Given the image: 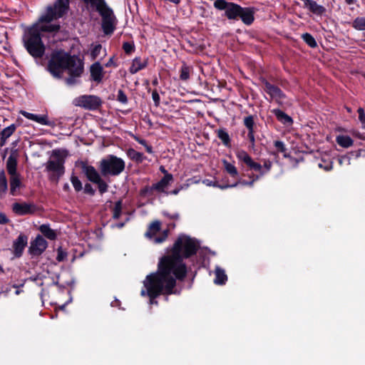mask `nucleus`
I'll return each instance as SVG.
<instances>
[{"instance_id": "1", "label": "nucleus", "mask_w": 365, "mask_h": 365, "mask_svg": "<svg viewBox=\"0 0 365 365\" xmlns=\"http://www.w3.org/2000/svg\"><path fill=\"white\" fill-rule=\"evenodd\" d=\"M198 242L187 235H180L175 241L170 255L163 257L156 273L148 275L143 281L141 296H148L150 304H157L155 298L160 294H171L176 280H182L187 269L183 258L194 255L198 249Z\"/></svg>"}, {"instance_id": "2", "label": "nucleus", "mask_w": 365, "mask_h": 365, "mask_svg": "<svg viewBox=\"0 0 365 365\" xmlns=\"http://www.w3.org/2000/svg\"><path fill=\"white\" fill-rule=\"evenodd\" d=\"M69 3L70 0H56L53 6H48L46 8V12L36 24L25 30L23 36L24 44L32 56H43L45 47L41 41V32L58 30L59 26L51 24V21L62 17L67 12Z\"/></svg>"}, {"instance_id": "3", "label": "nucleus", "mask_w": 365, "mask_h": 365, "mask_svg": "<svg viewBox=\"0 0 365 365\" xmlns=\"http://www.w3.org/2000/svg\"><path fill=\"white\" fill-rule=\"evenodd\" d=\"M48 70L51 74L57 78L63 76L64 71L67 70L69 77L66 81L68 85L78 83V78L83 71V65L80 58L76 56H70L63 51L53 53L48 64Z\"/></svg>"}, {"instance_id": "4", "label": "nucleus", "mask_w": 365, "mask_h": 365, "mask_svg": "<svg viewBox=\"0 0 365 365\" xmlns=\"http://www.w3.org/2000/svg\"><path fill=\"white\" fill-rule=\"evenodd\" d=\"M86 4L91 5L93 9H95L102 17V29L106 34H110L113 32L115 24L116 19L113 14L112 9H110L106 4L104 0H83Z\"/></svg>"}, {"instance_id": "5", "label": "nucleus", "mask_w": 365, "mask_h": 365, "mask_svg": "<svg viewBox=\"0 0 365 365\" xmlns=\"http://www.w3.org/2000/svg\"><path fill=\"white\" fill-rule=\"evenodd\" d=\"M68 152L66 150H53L46 164L47 171L52 173V179L58 180L64 173V163Z\"/></svg>"}, {"instance_id": "6", "label": "nucleus", "mask_w": 365, "mask_h": 365, "mask_svg": "<svg viewBox=\"0 0 365 365\" xmlns=\"http://www.w3.org/2000/svg\"><path fill=\"white\" fill-rule=\"evenodd\" d=\"M125 162L117 156L109 155L100 162V170L103 175H118L125 169Z\"/></svg>"}, {"instance_id": "7", "label": "nucleus", "mask_w": 365, "mask_h": 365, "mask_svg": "<svg viewBox=\"0 0 365 365\" xmlns=\"http://www.w3.org/2000/svg\"><path fill=\"white\" fill-rule=\"evenodd\" d=\"M160 222L155 221L152 222L148 231L145 232V237L155 244H160L168 237V231L164 230L160 232Z\"/></svg>"}, {"instance_id": "8", "label": "nucleus", "mask_w": 365, "mask_h": 365, "mask_svg": "<svg viewBox=\"0 0 365 365\" xmlns=\"http://www.w3.org/2000/svg\"><path fill=\"white\" fill-rule=\"evenodd\" d=\"M214 6L219 10H225V15L230 19H235L240 16L241 9L239 5L232 2H227L225 0H217Z\"/></svg>"}, {"instance_id": "9", "label": "nucleus", "mask_w": 365, "mask_h": 365, "mask_svg": "<svg viewBox=\"0 0 365 365\" xmlns=\"http://www.w3.org/2000/svg\"><path fill=\"white\" fill-rule=\"evenodd\" d=\"M73 103L76 106L82 107L88 110H95L99 107L101 101L96 96L83 95L76 98Z\"/></svg>"}, {"instance_id": "10", "label": "nucleus", "mask_w": 365, "mask_h": 365, "mask_svg": "<svg viewBox=\"0 0 365 365\" xmlns=\"http://www.w3.org/2000/svg\"><path fill=\"white\" fill-rule=\"evenodd\" d=\"M19 113L29 120L34 121L41 125L54 126V123L49 120L47 114L38 115L21 110Z\"/></svg>"}, {"instance_id": "11", "label": "nucleus", "mask_w": 365, "mask_h": 365, "mask_svg": "<svg viewBox=\"0 0 365 365\" xmlns=\"http://www.w3.org/2000/svg\"><path fill=\"white\" fill-rule=\"evenodd\" d=\"M48 246L46 240L41 235H38L34 241L31 242L30 252L33 255H40L43 253Z\"/></svg>"}, {"instance_id": "12", "label": "nucleus", "mask_w": 365, "mask_h": 365, "mask_svg": "<svg viewBox=\"0 0 365 365\" xmlns=\"http://www.w3.org/2000/svg\"><path fill=\"white\" fill-rule=\"evenodd\" d=\"M264 90L271 96V98L279 103H282L284 96L282 91L270 84L269 82L264 81Z\"/></svg>"}, {"instance_id": "13", "label": "nucleus", "mask_w": 365, "mask_h": 365, "mask_svg": "<svg viewBox=\"0 0 365 365\" xmlns=\"http://www.w3.org/2000/svg\"><path fill=\"white\" fill-rule=\"evenodd\" d=\"M12 210L18 215H24L34 212V207L26 202H15L12 205Z\"/></svg>"}, {"instance_id": "14", "label": "nucleus", "mask_w": 365, "mask_h": 365, "mask_svg": "<svg viewBox=\"0 0 365 365\" xmlns=\"http://www.w3.org/2000/svg\"><path fill=\"white\" fill-rule=\"evenodd\" d=\"M17 160L18 154L16 151H14L11 153L6 160V170L10 176L18 174L16 171Z\"/></svg>"}, {"instance_id": "15", "label": "nucleus", "mask_w": 365, "mask_h": 365, "mask_svg": "<svg viewBox=\"0 0 365 365\" xmlns=\"http://www.w3.org/2000/svg\"><path fill=\"white\" fill-rule=\"evenodd\" d=\"M27 237L23 235H20L14 242L13 247L16 256L19 257L21 255L25 247L27 245Z\"/></svg>"}, {"instance_id": "16", "label": "nucleus", "mask_w": 365, "mask_h": 365, "mask_svg": "<svg viewBox=\"0 0 365 365\" xmlns=\"http://www.w3.org/2000/svg\"><path fill=\"white\" fill-rule=\"evenodd\" d=\"M173 175L170 173H166L165 176L157 183L153 184V187L155 190L158 192H165L166 195H168L169 192H165V189L170 185V183L173 180Z\"/></svg>"}, {"instance_id": "17", "label": "nucleus", "mask_w": 365, "mask_h": 365, "mask_svg": "<svg viewBox=\"0 0 365 365\" xmlns=\"http://www.w3.org/2000/svg\"><path fill=\"white\" fill-rule=\"evenodd\" d=\"M90 71H91V78L93 81H95L96 82L101 81L103 74V67L101 66L100 63H98V62L94 63L91 66Z\"/></svg>"}, {"instance_id": "18", "label": "nucleus", "mask_w": 365, "mask_h": 365, "mask_svg": "<svg viewBox=\"0 0 365 365\" xmlns=\"http://www.w3.org/2000/svg\"><path fill=\"white\" fill-rule=\"evenodd\" d=\"M83 170L85 175H86L87 178L91 182L94 183L97 181H99L101 176L94 167L91 165H84L83 167Z\"/></svg>"}, {"instance_id": "19", "label": "nucleus", "mask_w": 365, "mask_h": 365, "mask_svg": "<svg viewBox=\"0 0 365 365\" xmlns=\"http://www.w3.org/2000/svg\"><path fill=\"white\" fill-rule=\"evenodd\" d=\"M148 61L146 59H141L140 58H135L133 60L132 65L130 67V72L131 73H136L139 71L146 67Z\"/></svg>"}, {"instance_id": "20", "label": "nucleus", "mask_w": 365, "mask_h": 365, "mask_svg": "<svg viewBox=\"0 0 365 365\" xmlns=\"http://www.w3.org/2000/svg\"><path fill=\"white\" fill-rule=\"evenodd\" d=\"M215 278L214 279V283L215 284H224L227 280V276L225 274V271L219 266H217L215 269Z\"/></svg>"}, {"instance_id": "21", "label": "nucleus", "mask_w": 365, "mask_h": 365, "mask_svg": "<svg viewBox=\"0 0 365 365\" xmlns=\"http://www.w3.org/2000/svg\"><path fill=\"white\" fill-rule=\"evenodd\" d=\"M242 21L247 25L251 24L254 21L253 12L250 9L242 8L239 16Z\"/></svg>"}, {"instance_id": "22", "label": "nucleus", "mask_w": 365, "mask_h": 365, "mask_svg": "<svg viewBox=\"0 0 365 365\" xmlns=\"http://www.w3.org/2000/svg\"><path fill=\"white\" fill-rule=\"evenodd\" d=\"M272 113L275 115L277 120H279L282 123L287 125H289L292 123V118L281 110L274 109Z\"/></svg>"}, {"instance_id": "23", "label": "nucleus", "mask_w": 365, "mask_h": 365, "mask_svg": "<svg viewBox=\"0 0 365 365\" xmlns=\"http://www.w3.org/2000/svg\"><path fill=\"white\" fill-rule=\"evenodd\" d=\"M336 141L339 146L344 148L351 147L354 143L353 140L349 135H337Z\"/></svg>"}, {"instance_id": "24", "label": "nucleus", "mask_w": 365, "mask_h": 365, "mask_svg": "<svg viewBox=\"0 0 365 365\" xmlns=\"http://www.w3.org/2000/svg\"><path fill=\"white\" fill-rule=\"evenodd\" d=\"M16 128L14 124H11L2 130L1 133V146L6 143V140L14 133Z\"/></svg>"}, {"instance_id": "25", "label": "nucleus", "mask_w": 365, "mask_h": 365, "mask_svg": "<svg viewBox=\"0 0 365 365\" xmlns=\"http://www.w3.org/2000/svg\"><path fill=\"white\" fill-rule=\"evenodd\" d=\"M21 184L19 174L10 176V192L12 195H16V190L20 187Z\"/></svg>"}, {"instance_id": "26", "label": "nucleus", "mask_w": 365, "mask_h": 365, "mask_svg": "<svg viewBox=\"0 0 365 365\" xmlns=\"http://www.w3.org/2000/svg\"><path fill=\"white\" fill-rule=\"evenodd\" d=\"M222 163L226 172L232 178L238 177V171L233 163H229L226 160H222Z\"/></svg>"}, {"instance_id": "27", "label": "nucleus", "mask_w": 365, "mask_h": 365, "mask_svg": "<svg viewBox=\"0 0 365 365\" xmlns=\"http://www.w3.org/2000/svg\"><path fill=\"white\" fill-rule=\"evenodd\" d=\"M41 232L48 239L54 240L56 237V232L51 229L48 225H42L39 227Z\"/></svg>"}, {"instance_id": "28", "label": "nucleus", "mask_w": 365, "mask_h": 365, "mask_svg": "<svg viewBox=\"0 0 365 365\" xmlns=\"http://www.w3.org/2000/svg\"><path fill=\"white\" fill-rule=\"evenodd\" d=\"M257 180V179H256L255 178H254L252 180L250 181H247V180H238L237 182H236L235 183L232 184V185H225L224 186H219L221 190H225V189H227V188H230V187H237L239 185H244V186H252L254 182Z\"/></svg>"}, {"instance_id": "29", "label": "nucleus", "mask_w": 365, "mask_h": 365, "mask_svg": "<svg viewBox=\"0 0 365 365\" xmlns=\"http://www.w3.org/2000/svg\"><path fill=\"white\" fill-rule=\"evenodd\" d=\"M237 159L240 161L245 163L247 166L251 163L252 158L250 155L243 150H238L235 153Z\"/></svg>"}, {"instance_id": "30", "label": "nucleus", "mask_w": 365, "mask_h": 365, "mask_svg": "<svg viewBox=\"0 0 365 365\" xmlns=\"http://www.w3.org/2000/svg\"><path fill=\"white\" fill-rule=\"evenodd\" d=\"M311 11L317 14H321L324 11V9L323 6L319 5L314 1L309 0L307 4L306 5Z\"/></svg>"}, {"instance_id": "31", "label": "nucleus", "mask_w": 365, "mask_h": 365, "mask_svg": "<svg viewBox=\"0 0 365 365\" xmlns=\"http://www.w3.org/2000/svg\"><path fill=\"white\" fill-rule=\"evenodd\" d=\"M352 26L359 31L365 30V17H357L352 22Z\"/></svg>"}, {"instance_id": "32", "label": "nucleus", "mask_w": 365, "mask_h": 365, "mask_svg": "<svg viewBox=\"0 0 365 365\" xmlns=\"http://www.w3.org/2000/svg\"><path fill=\"white\" fill-rule=\"evenodd\" d=\"M248 167L252 170L259 172V175L255 176V178L257 180L264 174V170H262V165L258 163L255 162L253 160H252L251 163H250Z\"/></svg>"}, {"instance_id": "33", "label": "nucleus", "mask_w": 365, "mask_h": 365, "mask_svg": "<svg viewBox=\"0 0 365 365\" xmlns=\"http://www.w3.org/2000/svg\"><path fill=\"white\" fill-rule=\"evenodd\" d=\"M191 68L187 66L185 64H183L180 69V78L182 81H187L190 78V73Z\"/></svg>"}, {"instance_id": "34", "label": "nucleus", "mask_w": 365, "mask_h": 365, "mask_svg": "<svg viewBox=\"0 0 365 365\" xmlns=\"http://www.w3.org/2000/svg\"><path fill=\"white\" fill-rule=\"evenodd\" d=\"M128 155L132 159L136 161L141 162L143 160V155L142 153L135 151L134 149H129L127 152Z\"/></svg>"}, {"instance_id": "35", "label": "nucleus", "mask_w": 365, "mask_h": 365, "mask_svg": "<svg viewBox=\"0 0 365 365\" xmlns=\"http://www.w3.org/2000/svg\"><path fill=\"white\" fill-rule=\"evenodd\" d=\"M8 188L7 180L4 172L0 175V195L4 194Z\"/></svg>"}, {"instance_id": "36", "label": "nucleus", "mask_w": 365, "mask_h": 365, "mask_svg": "<svg viewBox=\"0 0 365 365\" xmlns=\"http://www.w3.org/2000/svg\"><path fill=\"white\" fill-rule=\"evenodd\" d=\"M302 38L310 47L314 48L317 46V42L311 34L308 33L304 34Z\"/></svg>"}, {"instance_id": "37", "label": "nucleus", "mask_w": 365, "mask_h": 365, "mask_svg": "<svg viewBox=\"0 0 365 365\" xmlns=\"http://www.w3.org/2000/svg\"><path fill=\"white\" fill-rule=\"evenodd\" d=\"M122 212V201L119 200L115 202V206L113 207V216L115 219L118 218Z\"/></svg>"}, {"instance_id": "38", "label": "nucleus", "mask_w": 365, "mask_h": 365, "mask_svg": "<svg viewBox=\"0 0 365 365\" xmlns=\"http://www.w3.org/2000/svg\"><path fill=\"white\" fill-rule=\"evenodd\" d=\"M218 137L223 142V143L225 145H227L229 143L230 137H229L228 133L226 131H225L223 130H220L218 131Z\"/></svg>"}, {"instance_id": "39", "label": "nucleus", "mask_w": 365, "mask_h": 365, "mask_svg": "<svg viewBox=\"0 0 365 365\" xmlns=\"http://www.w3.org/2000/svg\"><path fill=\"white\" fill-rule=\"evenodd\" d=\"M71 183L76 191H80L82 189V183L76 176H72L71 178Z\"/></svg>"}, {"instance_id": "40", "label": "nucleus", "mask_w": 365, "mask_h": 365, "mask_svg": "<svg viewBox=\"0 0 365 365\" xmlns=\"http://www.w3.org/2000/svg\"><path fill=\"white\" fill-rule=\"evenodd\" d=\"M102 49V46L100 44L96 45L93 46L91 51V57L92 60L96 59L98 55L100 54Z\"/></svg>"}, {"instance_id": "41", "label": "nucleus", "mask_w": 365, "mask_h": 365, "mask_svg": "<svg viewBox=\"0 0 365 365\" xmlns=\"http://www.w3.org/2000/svg\"><path fill=\"white\" fill-rule=\"evenodd\" d=\"M98 187L99 192L103 194L107 191L108 189V185L105 181H103L101 178H100L99 181L96 182Z\"/></svg>"}, {"instance_id": "42", "label": "nucleus", "mask_w": 365, "mask_h": 365, "mask_svg": "<svg viewBox=\"0 0 365 365\" xmlns=\"http://www.w3.org/2000/svg\"><path fill=\"white\" fill-rule=\"evenodd\" d=\"M274 146L278 150L279 152L283 153H284V156L287 157V155L285 153L286 148H285V145H284V143L282 141L276 140L274 142Z\"/></svg>"}, {"instance_id": "43", "label": "nucleus", "mask_w": 365, "mask_h": 365, "mask_svg": "<svg viewBox=\"0 0 365 365\" xmlns=\"http://www.w3.org/2000/svg\"><path fill=\"white\" fill-rule=\"evenodd\" d=\"M67 257V253L61 248L59 247L57 250L56 259L58 262L63 261Z\"/></svg>"}, {"instance_id": "44", "label": "nucleus", "mask_w": 365, "mask_h": 365, "mask_svg": "<svg viewBox=\"0 0 365 365\" xmlns=\"http://www.w3.org/2000/svg\"><path fill=\"white\" fill-rule=\"evenodd\" d=\"M244 124L249 129V130H253V126H254L253 117L251 115L246 117L244 120Z\"/></svg>"}, {"instance_id": "45", "label": "nucleus", "mask_w": 365, "mask_h": 365, "mask_svg": "<svg viewBox=\"0 0 365 365\" xmlns=\"http://www.w3.org/2000/svg\"><path fill=\"white\" fill-rule=\"evenodd\" d=\"M117 99L119 102H120L123 104H126L128 102L127 96L122 90L118 91Z\"/></svg>"}, {"instance_id": "46", "label": "nucleus", "mask_w": 365, "mask_h": 365, "mask_svg": "<svg viewBox=\"0 0 365 365\" xmlns=\"http://www.w3.org/2000/svg\"><path fill=\"white\" fill-rule=\"evenodd\" d=\"M319 167L323 168L324 170L329 171L332 169V162L329 160L323 161L319 163Z\"/></svg>"}, {"instance_id": "47", "label": "nucleus", "mask_w": 365, "mask_h": 365, "mask_svg": "<svg viewBox=\"0 0 365 365\" xmlns=\"http://www.w3.org/2000/svg\"><path fill=\"white\" fill-rule=\"evenodd\" d=\"M350 161H351V158L348 155H343L339 158V163L341 165H343L344 164L349 165L351 163Z\"/></svg>"}, {"instance_id": "48", "label": "nucleus", "mask_w": 365, "mask_h": 365, "mask_svg": "<svg viewBox=\"0 0 365 365\" xmlns=\"http://www.w3.org/2000/svg\"><path fill=\"white\" fill-rule=\"evenodd\" d=\"M153 190H155L153 185L151 187L146 186L140 190V195L143 196L150 195Z\"/></svg>"}, {"instance_id": "49", "label": "nucleus", "mask_w": 365, "mask_h": 365, "mask_svg": "<svg viewBox=\"0 0 365 365\" xmlns=\"http://www.w3.org/2000/svg\"><path fill=\"white\" fill-rule=\"evenodd\" d=\"M202 183L204 185H205L206 186H209V187H217L220 188L219 186H221L220 185H218L216 181H213V180H209V179L203 180H202ZM224 185H223L222 186H224Z\"/></svg>"}, {"instance_id": "50", "label": "nucleus", "mask_w": 365, "mask_h": 365, "mask_svg": "<svg viewBox=\"0 0 365 365\" xmlns=\"http://www.w3.org/2000/svg\"><path fill=\"white\" fill-rule=\"evenodd\" d=\"M359 119L362 125H365V112L362 108L358 109Z\"/></svg>"}, {"instance_id": "51", "label": "nucleus", "mask_w": 365, "mask_h": 365, "mask_svg": "<svg viewBox=\"0 0 365 365\" xmlns=\"http://www.w3.org/2000/svg\"><path fill=\"white\" fill-rule=\"evenodd\" d=\"M351 155H354L356 158H360V157H365V148L364 149H359L356 151L351 152Z\"/></svg>"}, {"instance_id": "52", "label": "nucleus", "mask_w": 365, "mask_h": 365, "mask_svg": "<svg viewBox=\"0 0 365 365\" xmlns=\"http://www.w3.org/2000/svg\"><path fill=\"white\" fill-rule=\"evenodd\" d=\"M272 168V163L269 160L265 161L264 165H262V170H264V173H267Z\"/></svg>"}, {"instance_id": "53", "label": "nucleus", "mask_w": 365, "mask_h": 365, "mask_svg": "<svg viewBox=\"0 0 365 365\" xmlns=\"http://www.w3.org/2000/svg\"><path fill=\"white\" fill-rule=\"evenodd\" d=\"M152 98H153V100L155 102V106H158L159 105V103H160V96H159V94L156 91H154L152 93Z\"/></svg>"}, {"instance_id": "54", "label": "nucleus", "mask_w": 365, "mask_h": 365, "mask_svg": "<svg viewBox=\"0 0 365 365\" xmlns=\"http://www.w3.org/2000/svg\"><path fill=\"white\" fill-rule=\"evenodd\" d=\"M123 49L124 51H125V53H130L133 48V46L130 43H128V42H125L123 43Z\"/></svg>"}, {"instance_id": "55", "label": "nucleus", "mask_w": 365, "mask_h": 365, "mask_svg": "<svg viewBox=\"0 0 365 365\" xmlns=\"http://www.w3.org/2000/svg\"><path fill=\"white\" fill-rule=\"evenodd\" d=\"M8 222V218L4 213H0V224H6Z\"/></svg>"}, {"instance_id": "56", "label": "nucleus", "mask_w": 365, "mask_h": 365, "mask_svg": "<svg viewBox=\"0 0 365 365\" xmlns=\"http://www.w3.org/2000/svg\"><path fill=\"white\" fill-rule=\"evenodd\" d=\"M247 136H248L249 139L250 140V141L252 143H255V136H254V130H249Z\"/></svg>"}, {"instance_id": "57", "label": "nucleus", "mask_w": 365, "mask_h": 365, "mask_svg": "<svg viewBox=\"0 0 365 365\" xmlns=\"http://www.w3.org/2000/svg\"><path fill=\"white\" fill-rule=\"evenodd\" d=\"M183 188V186H180V187L178 188H176L175 190H173V191H171L169 194H172V195H178L179 193V192Z\"/></svg>"}, {"instance_id": "58", "label": "nucleus", "mask_w": 365, "mask_h": 365, "mask_svg": "<svg viewBox=\"0 0 365 365\" xmlns=\"http://www.w3.org/2000/svg\"><path fill=\"white\" fill-rule=\"evenodd\" d=\"M144 147H145L146 151L148 153H153V149H152V147L150 145L146 144Z\"/></svg>"}, {"instance_id": "59", "label": "nucleus", "mask_w": 365, "mask_h": 365, "mask_svg": "<svg viewBox=\"0 0 365 365\" xmlns=\"http://www.w3.org/2000/svg\"><path fill=\"white\" fill-rule=\"evenodd\" d=\"M85 189H86V190L87 192H91V193H93V190H92V188H91V186L90 185H86L85 186Z\"/></svg>"}, {"instance_id": "60", "label": "nucleus", "mask_w": 365, "mask_h": 365, "mask_svg": "<svg viewBox=\"0 0 365 365\" xmlns=\"http://www.w3.org/2000/svg\"><path fill=\"white\" fill-rule=\"evenodd\" d=\"M169 217L171 218V219H178L179 218V215L178 213H175L173 215H169Z\"/></svg>"}, {"instance_id": "61", "label": "nucleus", "mask_w": 365, "mask_h": 365, "mask_svg": "<svg viewBox=\"0 0 365 365\" xmlns=\"http://www.w3.org/2000/svg\"><path fill=\"white\" fill-rule=\"evenodd\" d=\"M123 225H124L123 223H118V224H116L115 225H113V227H118V228H121V227H123Z\"/></svg>"}, {"instance_id": "62", "label": "nucleus", "mask_w": 365, "mask_h": 365, "mask_svg": "<svg viewBox=\"0 0 365 365\" xmlns=\"http://www.w3.org/2000/svg\"><path fill=\"white\" fill-rule=\"evenodd\" d=\"M139 143L143 145V146H145L147 144L146 141L145 140H143V139L140 141Z\"/></svg>"}, {"instance_id": "63", "label": "nucleus", "mask_w": 365, "mask_h": 365, "mask_svg": "<svg viewBox=\"0 0 365 365\" xmlns=\"http://www.w3.org/2000/svg\"><path fill=\"white\" fill-rule=\"evenodd\" d=\"M113 63V59L110 58L109 61L106 64V66H110L111 63Z\"/></svg>"}, {"instance_id": "64", "label": "nucleus", "mask_w": 365, "mask_h": 365, "mask_svg": "<svg viewBox=\"0 0 365 365\" xmlns=\"http://www.w3.org/2000/svg\"><path fill=\"white\" fill-rule=\"evenodd\" d=\"M160 170H161V171H162L165 175H166V173H168L165 170V168H163V167H161V168H160Z\"/></svg>"}]
</instances>
